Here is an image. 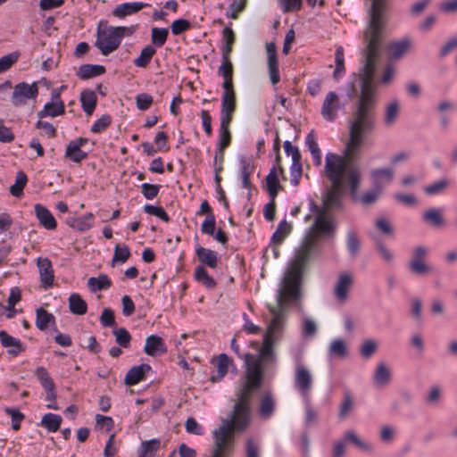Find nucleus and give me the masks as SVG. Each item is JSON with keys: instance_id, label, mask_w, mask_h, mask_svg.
I'll return each mask as SVG.
<instances>
[{"instance_id": "1", "label": "nucleus", "mask_w": 457, "mask_h": 457, "mask_svg": "<svg viewBox=\"0 0 457 457\" xmlns=\"http://www.w3.org/2000/svg\"><path fill=\"white\" fill-rule=\"evenodd\" d=\"M362 66L357 74L361 90L357 95L355 84L349 83L347 96H357L349 124V138L345 145L344 155L328 153L325 161V174L331 182L323 199V210L328 212L341 206V195L347 184L351 195L355 197L361 182V169L355 162L360 159V149L364 138L372 133L376 124V107L378 92L374 83L376 65L379 56L361 54Z\"/></svg>"}, {"instance_id": "2", "label": "nucleus", "mask_w": 457, "mask_h": 457, "mask_svg": "<svg viewBox=\"0 0 457 457\" xmlns=\"http://www.w3.org/2000/svg\"><path fill=\"white\" fill-rule=\"evenodd\" d=\"M278 340L264 334L258 353H247L243 356L245 364L244 382L229 417L223 420L222 424L213 431L212 457H230L235 446L234 434L243 432L249 427L253 394L262 386L265 372L276 363L274 345Z\"/></svg>"}, {"instance_id": "3", "label": "nucleus", "mask_w": 457, "mask_h": 457, "mask_svg": "<svg viewBox=\"0 0 457 457\" xmlns=\"http://www.w3.org/2000/svg\"><path fill=\"white\" fill-rule=\"evenodd\" d=\"M316 245L314 239L305 237L301 248L297 251L295 260L285 274L282 285L278 289L276 304H268L272 320L265 335L277 339L280 338L286 319V309L289 303L297 301L301 297L300 287L303 272Z\"/></svg>"}, {"instance_id": "4", "label": "nucleus", "mask_w": 457, "mask_h": 457, "mask_svg": "<svg viewBox=\"0 0 457 457\" xmlns=\"http://www.w3.org/2000/svg\"><path fill=\"white\" fill-rule=\"evenodd\" d=\"M369 20L363 32V48L361 54L380 56L385 37V27L387 22L386 14V0H370Z\"/></svg>"}, {"instance_id": "5", "label": "nucleus", "mask_w": 457, "mask_h": 457, "mask_svg": "<svg viewBox=\"0 0 457 457\" xmlns=\"http://www.w3.org/2000/svg\"><path fill=\"white\" fill-rule=\"evenodd\" d=\"M135 27H112L104 25L103 21L98 24L96 40L95 46L100 50L103 55H108L117 50L124 37L131 36L135 32Z\"/></svg>"}, {"instance_id": "6", "label": "nucleus", "mask_w": 457, "mask_h": 457, "mask_svg": "<svg viewBox=\"0 0 457 457\" xmlns=\"http://www.w3.org/2000/svg\"><path fill=\"white\" fill-rule=\"evenodd\" d=\"M311 207L316 217L305 237L314 239L317 244L321 237L333 234L335 228L325 210L316 205L313 201H311Z\"/></svg>"}, {"instance_id": "7", "label": "nucleus", "mask_w": 457, "mask_h": 457, "mask_svg": "<svg viewBox=\"0 0 457 457\" xmlns=\"http://www.w3.org/2000/svg\"><path fill=\"white\" fill-rule=\"evenodd\" d=\"M218 74L223 78L222 87L224 91L221 97V111L235 112L237 100L233 85V72L218 71Z\"/></svg>"}, {"instance_id": "8", "label": "nucleus", "mask_w": 457, "mask_h": 457, "mask_svg": "<svg viewBox=\"0 0 457 457\" xmlns=\"http://www.w3.org/2000/svg\"><path fill=\"white\" fill-rule=\"evenodd\" d=\"M295 387L304 400L310 398L312 388L313 378L311 370L302 363L295 366L294 376Z\"/></svg>"}, {"instance_id": "9", "label": "nucleus", "mask_w": 457, "mask_h": 457, "mask_svg": "<svg viewBox=\"0 0 457 457\" xmlns=\"http://www.w3.org/2000/svg\"><path fill=\"white\" fill-rule=\"evenodd\" d=\"M222 38L224 42V45L221 48L222 60L218 71L234 72L233 64L230 61V55L236 41L235 32L231 28L225 27L222 30Z\"/></svg>"}, {"instance_id": "10", "label": "nucleus", "mask_w": 457, "mask_h": 457, "mask_svg": "<svg viewBox=\"0 0 457 457\" xmlns=\"http://www.w3.org/2000/svg\"><path fill=\"white\" fill-rule=\"evenodd\" d=\"M428 249L423 245L414 248L411 258L409 262V270L411 273L422 276L431 272L432 268L426 263Z\"/></svg>"}, {"instance_id": "11", "label": "nucleus", "mask_w": 457, "mask_h": 457, "mask_svg": "<svg viewBox=\"0 0 457 457\" xmlns=\"http://www.w3.org/2000/svg\"><path fill=\"white\" fill-rule=\"evenodd\" d=\"M38 95L37 83L31 85L26 82L17 84L12 92L11 101L14 106H21L26 104L28 99H35Z\"/></svg>"}, {"instance_id": "12", "label": "nucleus", "mask_w": 457, "mask_h": 457, "mask_svg": "<svg viewBox=\"0 0 457 457\" xmlns=\"http://www.w3.org/2000/svg\"><path fill=\"white\" fill-rule=\"evenodd\" d=\"M341 107L338 95L334 91H330L323 101L320 113L327 121H333L337 117V112Z\"/></svg>"}, {"instance_id": "13", "label": "nucleus", "mask_w": 457, "mask_h": 457, "mask_svg": "<svg viewBox=\"0 0 457 457\" xmlns=\"http://www.w3.org/2000/svg\"><path fill=\"white\" fill-rule=\"evenodd\" d=\"M353 284L351 273H340L334 287V295L340 303H345L349 298V291Z\"/></svg>"}, {"instance_id": "14", "label": "nucleus", "mask_w": 457, "mask_h": 457, "mask_svg": "<svg viewBox=\"0 0 457 457\" xmlns=\"http://www.w3.org/2000/svg\"><path fill=\"white\" fill-rule=\"evenodd\" d=\"M65 107L63 102L61 100L59 93H53L52 101L46 104L44 109L37 112V116L43 119L46 116L56 117L63 114Z\"/></svg>"}, {"instance_id": "15", "label": "nucleus", "mask_w": 457, "mask_h": 457, "mask_svg": "<svg viewBox=\"0 0 457 457\" xmlns=\"http://www.w3.org/2000/svg\"><path fill=\"white\" fill-rule=\"evenodd\" d=\"M37 264L39 270L40 281L43 287L47 288L53 286L54 275L52 262L48 258H38Z\"/></svg>"}, {"instance_id": "16", "label": "nucleus", "mask_w": 457, "mask_h": 457, "mask_svg": "<svg viewBox=\"0 0 457 457\" xmlns=\"http://www.w3.org/2000/svg\"><path fill=\"white\" fill-rule=\"evenodd\" d=\"M151 370V366L146 363H142L137 366H134L129 370L125 376L124 382L127 386H134L143 379L145 375Z\"/></svg>"}, {"instance_id": "17", "label": "nucleus", "mask_w": 457, "mask_h": 457, "mask_svg": "<svg viewBox=\"0 0 457 457\" xmlns=\"http://www.w3.org/2000/svg\"><path fill=\"white\" fill-rule=\"evenodd\" d=\"M36 326L42 331L48 328H52L54 331H57L55 317L43 307H39L36 310Z\"/></svg>"}, {"instance_id": "18", "label": "nucleus", "mask_w": 457, "mask_h": 457, "mask_svg": "<svg viewBox=\"0 0 457 457\" xmlns=\"http://www.w3.org/2000/svg\"><path fill=\"white\" fill-rule=\"evenodd\" d=\"M35 213L40 223L45 228L53 230L56 228L57 223L51 212L40 204L35 205Z\"/></svg>"}, {"instance_id": "19", "label": "nucleus", "mask_w": 457, "mask_h": 457, "mask_svg": "<svg viewBox=\"0 0 457 457\" xmlns=\"http://www.w3.org/2000/svg\"><path fill=\"white\" fill-rule=\"evenodd\" d=\"M144 351L150 356H155L158 353H165L167 352V348L161 337L151 335L145 339Z\"/></svg>"}, {"instance_id": "20", "label": "nucleus", "mask_w": 457, "mask_h": 457, "mask_svg": "<svg viewBox=\"0 0 457 457\" xmlns=\"http://www.w3.org/2000/svg\"><path fill=\"white\" fill-rule=\"evenodd\" d=\"M393 177L394 172L391 169L388 168L375 169L370 172V178L374 187L381 190L383 188L384 184L392 181Z\"/></svg>"}, {"instance_id": "21", "label": "nucleus", "mask_w": 457, "mask_h": 457, "mask_svg": "<svg viewBox=\"0 0 457 457\" xmlns=\"http://www.w3.org/2000/svg\"><path fill=\"white\" fill-rule=\"evenodd\" d=\"M0 342L5 348H9L8 353L12 356H17L20 353L24 351V347L21 341L12 336L6 331H0Z\"/></svg>"}, {"instance_id": "22", "label": "nucleus", "mask_w": 457, "mask_h": 457, "mask_svg": "<svg viewBox=\"0 0 457 457\" xmlns=\"http://www.w3.org/2000/svg\"><path fill=\"white\" fill-rule=\"evenodd\" d=\"M411 46V41L405 37L399 41H394L388 44L387 52L389 57L395 60H397L403 56L404 54L408 52V50Z\"/></svg>"}, {"instance_id": "23", "label": "nucleus", "mask_w": 457, "mask_h": 457, "mask_svg": "<svg viewBox=\"0 0 457 457\" xmlns=\"http://www.w3.org/2000/svg\"><path fill=\"white\" fill-rule=\"evenodd\" d=\"M94 218V214L92 212H88L82 217H71L66 222L73 229L79 232H85L93 227Z\"/></svg>"}, {"instance_id": "24", "label": "nucleus", "mask_w": 457, "mask_h": 457, "mask_svg": "<svg viewBox=\"0 0 457 457\" xmlns=\"http://www.w3.org/2000/svg\"><path fill=\"white\" fill-rule=\"evenodd\" d=\"M148 4L145 3H124L116 6L112 13L118 18H124L128 15L136 13L142 10L144 7L148 6Z\"/></svg>"}, {"instance_id": "25", "label": "nucleus", "mask_w": 457, "mask_h": 457, "mask_svg": "<svg viewBox=\"0 0 457 457\" xmlns=\"http://www.w3.org/2000/svg\"><path fill=\"white\" fill-rule=\"evenodd\" d=\"M231 363H232V360L226 353H220L217 357V363H216L217 374L212 375L210 378V380L212 383L220 382L225 377V375L228 373V366Z\"/></svg>"}, {"instance_id": "26", "label": "nucleus", "mask_w": 457, "mask_h": 457, "mask_svg": "<svg viewBox=\"0 0 457 457\" xmlns=\"http://www.w3.org/2000/svg\"><path fill=\"white\" fill-rule=\"evenodd\" d=\"M105 67L103 65L83 64L79 68L77 76L81 79H88L96 76L103 75L105 73Z\"/></svg>"}, {"instance_id": "27", "label": "nucleus", "mask_w": 457, "mask_h": 457, "mask_svg": "<svg viewBox=\"0 0 457 457\" xmlns=\"http://www.w3.org/2000/svg\"><path fill=\"white\" fill-rule=\"evenodd\" d=\"M195 253L198 260L203 263L206 264L211 268H216L218 265V255L213 250L198 246L195 249Z\"/></svg>"}, {"instance_id": "28", "label": "nucleus", "mask_w": 457, "mask_h": 457, "mask_svg": "<svg viewBox=\"0 0 457 457\" xmlns=\"http://www.w3.org/2000/svg\"><path fill=\"white\" fill-rule=\"evenodd\" d=\"M80 102L82 109L86 114L88 116L92 115L97 103L96 93L92 90L82 91L80 94Z\"/></svg>"}, {"instance_id": "29", "label": "nucleus", "mask_w": 457, "mask_h": 457, "mask_svg": "<svg viewBox=\"0 0 457 457\" xmlns=\"http://www.w3.org/2000/svg\"><path fill=\"white\" fill-rule=\"evenodd\" d=\"M70 312L75 315H84L87 312L86 301L77 293H73L69 297Z\"/></svg>"}, {"instance_id": "30", "label": "nucleus", "mask_w": 457, "mask_h": 457, "mask_svg": "<svg viewBox=\"0 0 457 457\" xmlns=\"http://www.w3.org/2000/svg\"><path fill=\"white\" fill-rule=\"evenodd\" d=\"M281 188L282 187L278 179L277 168L272 167L269 174L266 176V189L269 193L270 198H276L278 190Z\"/></svg>"}, {"instance_id": "31", "label": "nucleus", "mask_w": 457, "mask_h": 457, "mask_svg": "<svg viewBox=\"0 0 457 457\" xmlns=\"http://www.w3.org/2000/svg\"><path fill=\"white\" fill-rule=\"evenodd\" d=\"M275 409V401L271 392H265L262 394L261 398L260 415L263 418H269L271 416Z\"/></svg>"}, {"instance_id": "32", "label": "nucleus", "mask_w": 457, "mask_h": 457, "mask_svg": "<svg viewBox=\"0 0 457 457\" xmlns=\"http://www.w3.org/2000/svg\"><path fill=\"white\" fill-rule=\"evenodd\" d=\"M240 166H241V176H242V186L244 188L250 189L252 187V183L250 181V176L253 171V163L251 159L241 157L240 158Z\"/></svg>"}, {"instance_id": "33", "label": "nucleus", "mask_w": 457, "mask_h": 457, "mask_svg": "<svg viewBox=\"0 0 457 457\" xmlns=\"http://www.w3.org/2000/svg\"><path fill=\"white\" fill-rule=\"evenodd\" d=\"M65 157L73 162L80 163L87 158V153L83 151L80 146L70 141L66 146Z\"/></svg>"}, {"instance_id": "34", "label": "nucleus", "mask_w": 457, "mask_h": 457, "mask_svg": "<svg viewBox=\"0 0 457 457\" xmlns=\"http://www.w3.org/2000/svg\"><path fill=\"white\" fill-rule=\"evenodd\" d=\"M345 242L350 256L353 259L356 258L361 250V241L353 229L347 231Z\"/></svg>"}, {"instance_id": "35", "label": "nucleus", "mask_w": 457, "mask_h": 457, "mask_svg": "<svg viewBox=\"0 0 457 457\" xmlns=\"http://www.w3.org/2000/svg\"><path fill=\"white\" fill-rule=\"evenodd\" d=\"M87 286L92 292L106 290L112 286V281L107 275L100 274L97 278H89L87 280Z\"/></svg>"}, {"instance_id": "36", "label": "nucleus", "mask_w": 457, "mask_h": 457, "mask_svg": "<svg viewBox=\"0 0 457 457\" xmlns=\"http://www.w3.org/2000/svg\"><path fill=\"white\" fill-rule=\"evenodd\" d=\"M302 156L300 153L294 154V161L290 169L291 184L295 187L299 185L300 179L302 177Z\"/></svg>"}, {"instance_id": "37", "label": "nucleus", "mask_w": 457, "mask_h": 457, "mask_svg": "<svg viewBox=\"0 0 457 457\" xmlns=\"http://www.w3.org/2000/svg\"><path fill=\"white\" fill-rule=\"evenodd\" d=\"M155 54L156 49L152 45H148L141 50L139 56L134 60V64L137 67L145 68Z\"/></svg>"}, {"instance_id": "38", "label": "nucleus", "mask_w": 457, "mask_h": 457, "mask_svg": "<svg viewBox=\"0 0 457 457\" xmlns=\"http://www.w3.org/2000/svg\"><path fill=\"white\" fill-rule=\"evenodd\" d=\"M373 379L378 386H385L390 381L391 373L384 362L378 364Z\"/></svg>"}, {"instance_id": "39", "label": "nucleus", "mask_w": 457, "mask_h": 457, "mask_svg": "<svg viewBox=\"0 0 457 457\" xmlns=\"http://www.w3.org/2000/svg\"><path fill=\"white\" fill-rule=\"evenodd\" d=\"M169 29L166 28H153L151 30V45L162 47L167 41Z\"/></svg>"}, {"instance_id": "40", "label": "nucleus", "mask_w": 457, "mask_h": 457, "mask_svg": "<svg viewBox=\"0 0 457 457\" xmlns=\"http://www.w3.org/2000/svg\"><path fill=\"white\" fill-rule=\"evenodd\" d=\"M161 443L157 439L143 442L138 449V457H154Z\"/></svg>"}, {"instance_id": "41", "label": "nucleus", "mask_w": 457, "mask_h": 457, "mask_svg": "<svg viewBox=\"0 0 457 457\" xmlns=\"http://www.w3.org/2000/svg\"><path fill=\"white\" fill-rule=\"evenodd\" d=\"M28 178L23 171H18L15 183L10 187V193L15 197H21L23 195V189L27 185Z\"/></svg>"}, {"instance_id": "42", "label": "nucleus", "mask_w": 457, "mask_h": 457, "mask_svg": "<svg viewBox=\"0 0 457 457\" xmlns=\"http://www.w3.org/2000/svg\"><path fill=\"white\" fill-rule=\"evenodd\" d=\"M345 440L354 445L363 452L370 453L372 450L371 445L362 441L353 430H348L345 432Z\"/></svg>"}, {"instance_id": "43", "label": "nucleus", "mask_w": 457, "mask_h": 457, "mask_svg": "<svg viewBox=\"0 0 457 457\" xmlns=\"http://www.w3.org/2000/svg\"><path fill=\"white\" fill-rule=\"evenodd\" d=\"M62 420V419L60 415L47 413L43 416L41 423L50 432H55L60 428Z\"/></svg>"}, {"instance_id": "44", "label": "nucleus", "mask_w": 457, "mask_h": 457, "mask_svg": "<svg viewBox=\"0 0 457 457\" xmlns=\"http://www.w3.org/2000/svg\"><path fill=\"white\" fill-rule=\"evenodd\" d=\"M130 255L131 253L129 246L120 245L119 244L116 245L114 247V253L112 260V266L113 267L117 262L124 263L129 260Z\"/></svg>"}, {"instance_id": "45", "label": "nucleus", "mask_w": 457, "mask_h": 457, "mask_svg": "<svg viewBox=\"0 0 457 457\" xmlns=\"http://www.w3.org/2000/svg\"><path fill=\"white\" fill-rule=\"evenodd\" d=\"M195 279L204 285L207 288H214L216 287L215 280L209 276L204 266H198L195 271Z\"/></svg>"}, {"instance_id": "46", "label": "nucleus", "mask_w": 457, "mask_h": 457, "mask_svg": "<svg viewBox=\"0 0 457 457\" xmlns=\"http://www.w3.org/2000/svg\"><path fill=\"white\" fill-rule=\"evenodd\" d=\"M399 113V104L397 100L390 102L386 108L384 122L386 126H391L395 123Z\"/></svg>"}, {"instance_id": "47", "label": "nucleus", "mask_w": 457, "mask_h": 457, "mask_svg": "<svg viewBox=\"0 0 457 457\" xmlns=\"http://www.w3.org/2000/svg\"><path fill=\"white\" fill-rule=\"evenodd\" d=\"M291 231V225L287 223L286 220L281 221L276 231L273 233L271 240L273 243L279 245L281 244L286 237L290 233Z\"/></svg>"}, {"instance_id": "48", "label": "nucleus", "mask_w": 457, "mask_h": 457, "mask_svg": "<svg viewBox=\"0 0 457 457\" xmlns=\"http://www.w3.org/2000/svg\"><path fill=\"white\" fill-rule=\"evenodd\" d=\"M450 185L447 179H441L424 187V192L428 195H434L443 193Z\"/></svg>"}, {"instance_id": "49", "label": "nucleus", "mask_w": 457, "mask_h": 457, "mask_svg": "<svg viewBox=\"0 0 457 457\" xmlns=\"http://www.w3.org/2000/svg\"><path fill=\"white\" fill-rule=\"evenodd\" d=\"M267 65H268L270 80L273 85H276L280 80L278 56L268 57L267 58Z\"/></svg>"}, {"instance_id": "50", "label": "nucleus", "mask_w": 457, "mask_h": 457, "mask_svg": "<svg viewBox=\"0 0 457 457\" xmlns=\"http://www.w3.org/2000/svg\"><path fill=\"white\" fill-rule=\"evenodd\" d=\"M423 219L428 224L434 227H442L444 219L440 212L436 209H429L423 213Z\"/></svg>"}, {"instance_id": "51", "label": "nucleus", "mask_w": 457, "mask_h": 457, "mask_svg": "<svg viewBox=\"0 0 457 457\" xmlns=\"http://www.w3.org/2000/svg\"><path fill=\"white\" fill-rule=\"evenodd\" d=\"M328 352L331 356L344 358L347 355V348L345 343L342 339H336L331 342Z\"/></svg>"}, {"instance_id": "52", "label": "nucleus", "mask_w": 457, "mask_h": 457, "mask_svg": "<svg viewBox=\"0 0 457 457\" xmlns=\"http://www.w3.org/2000/svg\"><path fill=\"white\" fill-rule=\"evenodd\" d=\"M116 343L123 348H128L130 345L131 336L124 328H115L112 331Z\"/></svg>"}, {"instance_id": "53", "label": "nucleus", "mask_w": 457, "mask_h": 457, "mask_svg": "<svg viewBox=\"0 0 457 457\" xmlns=\"http://www.w3.org/2000/svg\"><path fill=\"white\" fill-rule=\"evenodd\" d=\"M36 376L45 389L54 388V383L52 378L49 376L47 370L44 367H38L37 369Z\"/></svg>"}, {"instance_id": "54", "label": "nucleus", "mask_w": 457, "mask_h": 457, "mask_svg": "<svg viewBox=\"0 0 457 457\" xmlns=\"http://www.w3.org/2000/svg\"><path fill=\"white\" fill-rule=\"evenodd\" d=\"M247 0H232L229 4L230 12L227 13V17L236 20L238 18L239 13L246 7Z\"/></svg>"}, {"instance_id": "55", "label": "nucleus", "mask_w": 457, "mask_h": 457, "mask_svg": "<svg viewBox=\"0 0 457 457\" xmlns=\"http://www.w3.org/2000/svg\"><path fill=\"white\" fill-rule=\"evenodd\" d=\"M144 212L147 214L154 215L161 219L162 220L165 222L170 221V217L167 214V212L164 211V209L161 206H154L151 204H146L144 207Z\"/></svg>"}, {"instance_id": "56", "label": "nucleus", "mask_w": 457, "mask_h": 457, "mask_svg": "<svg viewBox=\"0 0 457 457\" xmlns=\"http://www.w3.org/2000/svg\"><path fill=\"white\" fill-rule=\"evenodd\" d=\"M171 32L173 35H180L191 28V23L185 19H179L171 23Z\"/></svg>"}, {"instance_id": "57", "label": "nucleus", "mask_w": 457, "mask_h": 457, "mask_svg": "<svg viewBox=\"0 0 457 457\" xmlns=\"http://www.w3.org/2000/svg\"><path fill=\"white\" fill-rule=\"evenodd\" d=\"M112 118L110 115H102V117L93 124V126L91 127V131L93 133H101L110 126Z\"/></svg>"}, {"instance_id": "58", "label": "nucleus", "mask_w": 457, "mask_h": 457, "mask_svg": "<svg viewBox=\"0 0 457 457\" xmlns=\"http://www.w3.org/2000/svg\"><path fill=\"white\" fill-rule=\"evenodd\" d=\"M378 349V345L374 340L369 339L363 342L361 347V354L368 359L371 357Z\"/></svg>"}, {"instance_id": "59", "label": "nucleus", "mask_w": 457, "mask_h": 457, "mask_svg": "<svg viewBox=\"0 0 457 457\" xmlns=\"http://www.w3.org/2000/svg\"><path fill=\"white\" fill-rule=\"evenodd\" d=\"M215 216L214 214H210L209 216H206L205 220H204L201 231L204 234L209 235V236H214L215 232Z\"/></svg>"}, {"instance_id": "60", "label": "nucleus", "mask_w": 457, "mask_h": 457, "mask_svg": "<svg viewBox=\"0 0 457 457\" xmlns=\"http://www.w3.org/2000/svg\"><path fill=\"white\" fill-rule=\"evenodd\" d=\"M137 107L141 111H145L150 108L153 104V97L149 94L142 93L136 97Z\"/></svg>"}, {"instance_id": "61", "label": "nucleus", "mask_w": 457, "mask_h": 457, "mask_svg": "<svg viewBox=\"0 0 457 457\" xmlns=\"http://www.w3.org/2000/svg\"><path fill=\"white\" fill-rule=\"evenodd\" d=\"M160 187V185L144 183L141 186L142 194L148 200L154 199L157 196Z\"/></svg>"}, {"instance_id": "62", "label": "nucleus", "mask_w": 457, "mask_h": 457, "mask_svg": "<svg viewBox=\"0 0 457 457\" xmlns=\"http://www.w3.org/2000/svg\"><path fill=\"white\" fill-rule=\"evenodd\" d=\"M6 413L12 417V427L14 430H19L21 428V422L25 418L24 414L20 411L12 408H6Z\"/></svg>"}, {"instance_id": "63", "label": "nucleus", "mask_w": 457, "mask_h": 457, "mask_svg": "<svg viewBox=\"0 0 457 457\" xmlns=\"http://www.w3.org/2000/svg\"><path fill=\"white\" fill-rule=\"evenodd\" d=\"M100 322L104 327H114L116 325L113 311L104 308L100 316Z\"/></svg>"}, {"instance_id": "64", "label": "nucleus", "mask_w": 457, "mask_h": 457, "mask_svg": "<svg viewBox=\"0 0 457 457\" xmlns=\"http://www.w3.org/2000/svg\"><path fill=\"white\" fill-rule=\"evenodd\" d=\"M18 60L17 54H10L0 58V73L9 70Z\"/></svg>"}]
</instances>
